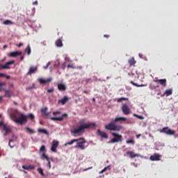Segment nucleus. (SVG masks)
I'll use <instances>...</instances> for the list:
<instances>
[{"label":"nucleus","mask_w":178,"mask_h":178,"mask_svg":"<svg viewBox=\"0 0 178 178\" xmlns=\"http://www.w3.org/2000/svg\"><path fill=\"white\" fill-rule=\"evenodd\" d=\"M54 91H55V89H54V88L47 90V92L49 93L54 92Z\"/></svg>","instance_id":"obj_42"},{"label":"nucleus","mask_w":178,"mask_h":178,"mask_svg":"<svg viewBox=\"0 0 178 178\" xmlns=\"http://www.w3.org/2000/svg\"><path fill=\"white\" fill-rule=\"evenodd\" d=\"M67 67H68V69H69V68H71V69H77L76 67H74V66H73V65H70V64H68V65H67Z\"/></svg>","instance_id":"obj_38"},{"label":"nucleus","mask_w":178,"mask_h":178,"mask_svg":"<svg viewBox=\"0 0 178 178\" xmlns=\"http://www.w3.org/2000/svg\"><path fill=\"white\" fill-rule=\"evenodd\" d=\"M122 113H124V115H130L131 113V110L130 109L129 106H127V104L122 105Z\"/></svg>","instance_id":"obj_8"},{"label":"nucleus","mask_w":178,"mask_h":178,"mask_svg":"<svg viewBox=\"0 0 178 178\" xmlns=\"http://www.w3.org/2000/svg\"><path fill=\"white\" fill-rule=\"evenodd\" d=\"M10 118L13 120V122L18 124H24V123H27V119L29 118L33 120L35 117L32 113L25 115L23 113L16 110L13 113H10Z\"/></svg>","instance_id":"obj_1"},{"label":"nucleus","mask_w":178,"mask_h":178,"mask_svg":"<svg viewBox=\"0 0 178 178\" xmlns=\"http://www.w3.org/2000/svg\"><path fill=\"white\" fill-rule=\"evenodd\" d=\"M47 152V147L45 145H42L40 149V154H42L40 156V159L42 161H45V159H48V156L45 154Z\"/></svg>","instance_id":"obj_7"},{"label":"nucleus","mask_w":178,"mask_h":178,"mask_svg":"<svg viewBox=\"0 0 178 178\" xmlns=\"http://www.w3.org/2000/svg\"><path fill=\"white\" fill-rule=\"evenodd\" d=\"M60 111H55V112H53V115L54 116H57V115H60Z\"/></svg>","instance_id":"obj_40"},{"label":"nucleus","mask_w":178,"mask_h":178,"mask_svg":"<svg viewBox=\"0 0 178 178\" xmlns=\"http://www.w3.org/2000/svg\"><path fill=\"white\" fill-rule=\"evenodd\" d=\"M38 133H43V134H46V136H49V132L47 129H39L38 130Z\"/></svg>","instance_id":"obj_26"},{"label":"nucleus","mask_w":178,"mask_h":178,"mask_svg":"<svg viewBox=\"0 0 178 178\" xmlns=\"http://www.w3.org/2000/svg\"><path fill=\"white\" fill-rule=\"evenodd\" d=\"M154 83H159L161 86H163V87H166V79H158L157 78H155L154 79Z\"/></svg>","instance_id":"obj_14"},{"label":"nucleus","mask_w":178,"mask_h":178,"mask_svg":"<svg viewBox=\"0 0 178 178\" xmlns=\"http://www.w3.org/2000/svg\"><path fill=\"white\" fill-rule=\"evenodd\" d=\"M160 133H164L167 136H175L176 134V131H173L169 127H163L161 129H159Z\"/></svg>","instance_id":"obj_6"},{"label":"nucleus","mask_w":178,"mask_h":178,"mask_svg":"<svg viewBox=\"0 0 178 178\" xmlns=\"http://www.w3.org/2000/svg\"><path fill=\"white\" fill-rule=\"evenodd\" d=\"M26 130H27L28 133L29 134H34V130H33L32 129H31L30 127H26Z\"/></svg>","instance_id":"obj_35"},{"label":"nucleus","mask_w":178,"mask_h":178,"mask_svg":"<svg viewBox=\"0 0 178 178\" xmlns=\"http://www.w3.org/2000/svg\"><path fill=\"white\" fill-rule=\"evenodd\" d=\"M67 101H69V97H67V96H65L63 99L58 100V104L65 105Z\"/></svg>","instance_id":"obj_19"},{"label":"nucleus","mask_w":178,"mask_h":178,"mask_svg":"<svg viewBox=\"0 0 178 178\" xmlns=\"http://www.w3.org/2000/svg\"><path fill=\"white\" fill-rule=\"evenodd\" d=\"M37 170L41 175V176H45V174L44 173V170H42V168H39Z\"/></svg>","instance_id":"obj_33"},{"label":"nucleus","mask_w":178,"mask_h":178,"mask_svg":"<svg viewBox=\"0 0 178 178\" xmlns=\"http://www.w3.org/2000/svg\"><path fill=\"white\" fill-rule=\"evenodd\" d=\"M6 48H8V45L6 44V45L3 46V49H5Z\"/></svg>","instance_id":"obj_54"},{"label":"nucleus","mask_w":178,"mask_h":178,"mask_svg":"<svg viewBox=\"0 0 178 178\" xmlns=\"http://www.w3.org/2000/svg\"><path fill=\"white\" fill-rule=\"evenodd\" d=\"M0 91H2V88L0 87Z\"/></svg>","instance_id":"obj_59"},{"label":"nucleus","mask_w":178,"mask_h":178,"mask_svg":"<svg viewBox=\"0 0 178 178\" xmlns=\"http://www.w3.org/2000/svg\"><path fill=\"white\" fill-rule=\"evenodd\" d=\"M134 116H136V118H138V119H140V120L144 119V117H143L142 115H138L137 114H134Z\"/></svg>","instance_id":"obj_39"},{"label":"nucleus","mask_w":178,"mask_h":178,"mask_svg":"<svg viewBox=\"0 0 178 178\" xmlns=\"http://www.w3.org/2000/svg\"><path fill=\"white\" fill-rule=\"evenodd\" d=\"M97 134L99 136L102 138H108V134H106V132L101 131V129L97 130Z\"/></svg>","instance_id":"obj_17"},{"label":"nucleus","mask_w":178,"mask_h":178,"mask_svg":"<svg viewBox=\"0 0 178 178\" xmlns=\"http://www.w3.org/2000/svg\"><path fill=\"white\" fill-rule=\"evenodd\" d=\"M49 65H51V62H49L46 66L44 67V69H48Z\"/></svg>","instance_id":"obj_43"},{"label":"nucleus","mask_w":178,"mask_h":178,"mask_svg":"<svg viewBox=\"0 0 178 178\" xmlns=\"http://www.w3.org/2000/svg\"><path fill=\"white\" fill-rule=\"evenodd\" d=\"M56 47H63V43L62 42V40L58 39L56 42Z\"/></svg>","instance_id":"obj_29"},{"label":"nucleus","mask_w":178,"mask_h":178,"mask_svg":"<svg viewBox=\"0 0 178 178\" xmlns=\"http://www.w3.org/2000/svg\"><path fill=\"white\" fill-rule=\"evenodd\" d=\"M23 52L22 51H13L8 54V56H10V58H17V56H20V55H22Z\"/></svg>","instance_id":"obj_12"},{"label":"nucleus","mask_w":178,"mask_h":178,"mask_svg":"<svg viewBox=\"0 0 178 178\" xmlns=\"http://www.w3.org/2000/svg\"><path fill=\"white\" fill-rule=\"evenodd\" d=\"M127 155H129L130 158H131L132 159L133 158H137L140 156L138 154H136L134 153V152H131V151L127 152Z\"/></svg>","instance_id":"obj_21"},{"label":"nucleus","mask_w":178,"mask_h":178,"mask_svg":"<svg viewBox=\"0 0 178 178\" xmlns=\"http://www.w3.org/2000/svg\"><path fill=\"white\" fill-rule=\"evenodd\" d=\"M2 127L3 130L6 131L5 136L9 134V133H11L12 129H10V127L8 125V124H3Z\"/></svg>","instance_id":"obj_15"},{"label":"nucleus","mask_w":178,"mask_h":178,"mask_svg":"<svg viewBox=\"0 0 178 178\" xmlns=\"http://www.w3.org/2000/svg\"><path fill=\"white\" fill-rule=\"evenodd\" d=\"M104 37H105L106 38H109V35H104Z\"/></svg>","instance_id":"obj_53"},{"label":"nucleus","mask_w":178,"mask_h":178,"mask_svg":"<svg viewBox=\"0 0 178 178\" xmlns=\"http://www.w3.org/2000/svg\"><path fill=\"white\" fill-rule=\"evenodd\" d=\"M3 24H5L6 26H10L12 24H14L13 22L9 19L3 21Z\"/></svg>","instance_id":"obj_28"},{"label":"nucleus","mask_w":178,"mask_h":178,"mask_svg":"<svg viewBox=\"0 0 178 178\" xmlns=\"http://www.w3.org/2000/svg\"><path fill=\"white\" fill-rule=\"evenodd\" d=\"M24 60V56H21L20 60Z\"/></svg>","instance_id":"obj_51"},{"label":"nucleus","mask_w":178,"mask_h":178,"mask_svg":"<svg viewBox=\"0 0 178 178\" xmlns=\"http://www.w3.org/2000/svg\"><path fill=\"white\" fill-rule=\"evenodd\" d=\"M2 86H5V83L0 82V87H2Z\"/></svg>","instance_id":"obj_50"},{"label":"nucleus","mask_w":178,"mask_h":178,"mask_svg":"<svg viewBox=\"0 0 178 178\" xmlns=\"http://www.w3.org/2000/svg\"><path fill=\"white\" fill-rule=\"evenodd\" d=\"M140 137H141V134L136 135V138H140Z\"/></svg>","instance_id":"obj_52"},{"label":"nucleus","mask_w":178,"mask_h":178,"mask_svg":"<svg viewBox=\"0 0 178 178\" xmlns=\"http://www.w3.org/2000/svg\"><path fill=\"white\" fill-rule=\"evenodd\" d=\"M79 127L71 130V134L74 136H80L81 133H84V130L87 129H94L97 127V124L94 122L87 123L86 120H81L79 122Z\"/></svg>","instance_id":"obj_2"},{"label":"nucleus","mask_w":178,"mask_h":178,"mask_svg":"<svg viewBox=\"0 0 178 178\" xmlns=\"http://www.w3.org/2000/svg\"><path fill=\"white\" fill-rule=\"evenodd\" d=\"M162 156L161 154H158L156 153L154 154L153 155L150 156L149 159L150 161H161V157Z\"/></svg>","instance_id":"obj_13"},{"label":"nucleus","mask_w":178,"mask_h":178,"mask_svg":"<svg viewBox=\"0 0 178 178\" xmlns=\"http://www.w3.org/2000/svg\"><path fill=\"white\" fill-rule=\"evenodd\" d=\"M69 118V115L67 113H64L60 117H53L51 118V120H58V122H63V120H65V119H67Z\"/></svg>","instance_id":"obj_9"},{"label":"nucleus","mask_w":178,"mask_h":178,"mask_svg":"<svg viewBox=\"0 0 178 178\" xmlns=\"http://www.w3.org/2000/svg\"><path fill=\"white\" fill-rule=\"evenodd\" d=\"M0 101H2V97H0Z\"/></svg>","instance_id":"obj_58"},{"label":"nucleus","mask_w":178,"mask_h":178,"mask_svg":"<svg viewBox=\"0 0 178 178\" xmlns=\"http://www.w3.org/2000/svg\"><path fill=\"white\" fill-rule=\"evenodd\" d=\"M14 105H17V103L16 102H13Z\"/></svg>","instance_id":"obj_56"},{"label":"nucleus","mask_w":178,"mask_h":178,"mask_svg":"<svg viewBox=\"0 0 178 178\" xmlns=\"http://www.w3.org/2000/svg\"><path fill=\"white\" fill-rule=\"evenodd\" d=\"M25 54H27V55H30L31 54V47L30 45H28L27 47L24 50Z\"/></svg>","instance_id":"obj_27"},{"label":"nucleus","mask_w":178,"mask_h":178,"mask_svg":"<svg viewBox=\"0 0 178 178\" xmlns=\"http://www.w3.org/2000/svg\"><path fill=\"white\" fill-rule=\"evenodd\" d=\"M33 5H38V1H35L33 3Z\"/></svg>","instance_id":"obj_47"},{"label":"nucleus","mask_w":178,"mask_h":178,"mask_svg":"<svg viewBox=\"0 0 178 178\" xmlns=\"http://www.w3.org/2000/svg\"><path fill=\"white\" fill-rule=\"evenodd\" d=\"M47 111H48V108L47 107H44L41 108L42 113H43L44 115L46 116L47 118L49 116V113H48Z\"/></svg>","instance_id":"obj_23"},{"label":"nucleus","mask_w":178,"mask_h":178,"mask_svg":"<svg viewBox=\"0 0 178 178\" xmlns=\"http://www.w3.org/2000/svg\"><path fill=\"white\" fill-rule=\"evenodd\" d=\"M51 81H52V78H48L47 79H44L42 78L39 79V83L40 84H47V83H51Z\"/></svg>","instance_id":"obj_18"},{"label":"nucleus","mask_w":178,"mask_h":178,"mask_svg":"<svg viewBox=\"0 0 178 178\" xmlns=\"http://www.w3.org/2000/svg\"><path fill=\"white\" fill-rule=\"evenodd\" d=\"M111 136H113V138L108 141V144H113L115 143H119L122 141L123 136L122 135L118 134V133L112 132Z\"/></svg>","instance_id":"obj_5"},{"label":"nucleus","mask_w":178,"mask_h":178,"mask_svg":"<svg viewBox=\"0 0 178 178\" xmlns=\"http://www.w3.org/2000/svg\"><path fill=\"white\" fill-rule=\"evenodd\" d=\"M0 77H6L5 74L0 73Z\"/></svg>","instance_id":"obj_45"},{"label":"nucleus","mask_w":178,"mask_h":178,"mask_svg":"<svg viewBox=\"0 0 178 178\" xmlns=\"http://www.w3.org/2000/svg\"><path fill=\"white\" fill-rule=\"evenodd\" d=\"M90 169H92V167H90V168L84 169L83 172H86V170H90Z\"/></svg>","instance_id":"obj_44"},{"label":"nucleus","mask_w":178,"mask_h":178,"mask_svg":"<svg viewBox=\"0 0 178 178\" xmlns=\"http://www.w3.org/2000/svg\"><path fill=\"white\" fill-rule=\"evenodd\" d=\"M173 94V89H168L165 91L164 95H166V97H169V95H172Z\"/></svg>","instance_id":"obj_25"},{"label":"nucleus","mask_w":178,"mask_h":178,"mask_svg":"<svg viewBox=\"0 0 178 178\" xmlns=\"http://www.w3.org/2000/svg\"><path fill=\"white\" fill-rule=\"evenodd\" d=\"M22 168L25 170H34L35 169L34 165H22Z\"/></svg>","instance_id":"obj_24"},{"label":"nucleus","mask_w":178,"mask_h":178,"mask_svg":"<svg viewBox=\"0 0 178 178\" xmlns=\"http://www.w3.org/2000/svg\"><path fill=\"white\" fill-rule=\"evenodd\" d=\"M24 173H27V172L26 170H23Z\"/></svg>","instance_id":"obj_57"},{"label":"nucleus","mask_w":178,"mask_h":178,"mask_svg":"<svg viewBox=\"0 0 178 178\" xmlns=\"http://www.w3.org/2000/svg\"><path fill=\"white\" fill-rule=\"evenodd\" d=\"M3 124H4L3 121H1V122H0V127H3Z\"/></svg>","instance_id":"obj_46"},{"label":"nucleus","mask_w":178,"mask_h":178,"mask_svg":"<svg viewBox=\"0 0 178 178\" xmlns=\"http://www.w3.org/2000/svg\"><path fill=\"white\" fill-rule=\"evenodd\" d=\"M118 122H126V123H130V120L125 117L115 118L114 121L111 122L105 126L106 130H110L111 131H120L123 129L121 125H116Z\"/></svg>","instance_id":"obj_3"},{"label":"nucleus","mask_w":178,"mask_h":178,"mask_svg":"<svg viewBox=\"0 0 178 178\" xmlns=\"http://www.w3.org/2000/svg\"><path fill=\"white\" fill-rule=\"evenodd\" d=\"M93 101H95V99L93 98Z\"/></svg>","instance_id":"obj_61"},{"label":"nucleus","mask_w":178,"mask_h":178,"mask_svg":"<svg viewBox=\"0 0 178 178\" xmlns=\"http://www.w3.org/2000/svg\"><path fill=\"white\" fill-rule=\"evenodd\" d=\"M45 159L47 162V168H49V169H51V159L47 156V159H44V160Z\"/></svg>","instance_id":"obj_31"},{"label":"nucleus","mask_w":178,"mask_h":178,"mask_svg":"<svg viewBox=\"0 0 178 178\" xmlns=\"http://www.w3.org/2000/svg\"><path fill=\"white\" fill-rule=\"evenodd\" d=\"M6 78L7 79V80H9V79H10V76H9V75H6Z\"/></svg>","instance_id":"obj_49"},{"label":"nucleus","mask_w":178,"mask_h":178,"mask_svg":"<svg viewBox=\"0 0 178 178\" xmlns=\"http://www.w3.org/2000/svg\"><path fill=\"white\" fill-rule=\"evenodd\" d=\"M129 63L130 66H133V65H136V60H134V58H132L129 60Z\"/></svg>","instance_id":"obj_30"},{"label":"nucleus","mask_w":178,"mask_h":178,"mask_svg":"<svg viewBox=\"0 0 178 178\" xmlns=\"http://www.w3.org/2000/svg\"><path fill=\"white\" fill-rule=\"evenodd\" d=\"M58 88L59 91H66V85L63 83H58Z\"/></svg>","instance_id":"obj_22"},{"label":"nucleus","mask_w":178,"mask_h":178,"mask_svg":"<svg viewBox=\"0 0 178 178\" xmlns=\"http://www.w3.org/2000/svg\"><path fill=\"white\" fill-rule=\"evenodd\" d=\"M107 169H109V166L105 167V168L100 172V173H104V172L106 171Z\"/></svg>","instance_id":"obj_41"},{"label":"nucleus","mask_w":178,"mask_h":178,"mask_svg":"<svg viewBox=\"0 0 178 178\" xmlns=\"http://www.w3.org/2000/svg\"><path fill=\"white\" fill-rule=\"evenodd\" d=\"M20 47H23V43H19L18 44V48H20Z\"/></svg>","instance_id":"obj_48"},{"label":"nucleus","mask_w":178,"mask_h":178,"mask_svg":"<svg viewBox=\"0 0 178 178\" xmlns=\"http://www.w3.org/2000/svg\"><path fill=\"white\" fill-rule=\"evenodd\" d=\"M15 64V60L8 61L5 63V65H0V69H10V65Z\"/></svg>","instance_id":"obj_11"},{"label":"nucleus","mask_w":178,"mask_h":178,"mask_svg":"<svg viewBox=\"0 0 178 178\" xmlns=\"http://www.w3.org/2000/svg\"><path fill=\"white\" fill-rule=\"evenodd\" d=\"M65 60H67V62H69V58L66 57V58H65Z\"/></svg>","instance_id":"obj_55"},{"label":"nucleus","mask_w":178,"mask_h":178,"mask_svg":"<svg viewBox=\"0 0 178 178\" xmlns=\"http://www.w3.org/2000/svg\"><path fill=\"white\" fill-rule=\"evenodd\" d=\"M1 118H2V115L1 114H0V119H1Z\"/></svg>","instance_id":"obj_60"},{"label":"nucleus","mask_w":178,"mask_h":178,"mask_svg":"<svg viewBox=\"0 0 178 178\" xmlns=\"http://www.w3.org/2000/svg\"><path fill=\"white\" fill-rule=\"evenodd\" d=\"M126 144H131L132 145H134L136 141L134 139H130L126 141Z\"/></svg>","instance_id":"obj_32"},{"label":"nucleus","mask_w":178,"mask_h":178,"mask_svg":"<svg viewBox=\"0 0 178 178\" xmlns=\"http://www.w3.org/2000/svg\"><path fill=\"white\" fill-rule=\"evenodd\" d=\"M122 101H129V98L121 97L117 99V102H122Z\"/></svg>","instance_id":"obj_34"},{"label":"nucleus","mask_w":178,"mask_h":178,"mask_svg":"<svg viewBox=\"0 0 178 178\" xmlns=\"http://www.w3.org/2000/svg\"><path fill=\"white\" fill-rule=\"evenodd\" d=\"M59 147V141L54 140L51 143V151L52 152H56V148Z\"/></svg>","instance_id":"obj_10"},{"label":"nucleus","mask_w":178,"mask_h":178,"mask_svg":"<svg viewBox=\"0 0 178 178\" xmlns=\"http://www.w3.org/2000/svg\"><path fill=\"white\" fill-rule=\"evenodd\" d=\"M16 138H17V137H16V136H14V137L13 138V139H10V140H9L8 145H9V147H10V148H13V147H15V146L10 145V143H13V141H15V140H16Z\"/></svg>","instance_id":"obj_36"},{"label":"nucleus","mask_w":178,"mask_h":178,"mask_svg":"<svg viewBox=\"0 0 178 178\" xmlns=\"http://www.w3.org/2000/svg\"><path fill=\"white\" fill-rule=\"evenodd\" d=\"M38 67H31L29 71L26 73V76H31L33 73L38 70Z\"/></svg>","instance_id":"obj_16"},{"label":"nucleus","mask_w":178,"mask_h":178,"mask_svg":"<svg viewBox=\"0 0 178 178\" xmlns=\"http://www.w3.org/2000/svg\"><path fill=\"white\" fill-rule=\"evenodd\" d=\"M74 143H76V145L74 146V148H80V149H86V146L84 144L87 143V140L84 138H79L78 139H73L71 141L65 144V146L67 145H72V144H74Z\"/></svg>","instance_id":"obj_4"},{"label":"nucleus","mask_w":178,"mask_h":178,"mask_svg":"<svg viewBox=\"0 0 178 178\" xmlns=\"http://www.w3.org/2000/svg\"><path fill=\"white\" fill-rule=\"evenodd\" d=\"M130 83L133 86H135V87H144V85H138V84L134 83V81H131Z\"/></svg>","instance_id":"obj_37"},{"label":"nucleus","mask_w":178,"mask_h":178,"mask_svg":"<svg viewBox=\"0 0 178 178\" xmlns=\"http://www.w3.org/2000/svg\"><path fill=\"white\" fill-rule=\"evenodd\" d=\"M5 91L4 97H6L7 98H10L12 95H13V93L12 92V90L3 89Z\"/></svg>","instance_id":"obj_20"}]
</instances>
